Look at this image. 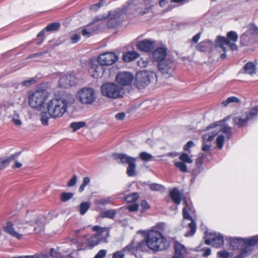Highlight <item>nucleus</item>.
I'll return each mask as SVG.
<instances>
[{
	"instance_id": "1",
	"label": "nucleus",
	"mask_w": 258,
	"mask_h": 258,
	"mask_svg": "<svg viewBox=\"0 0 258 258\" xmlns=\"http://www.w3.org/2000/svg\"><path fill=\"white\" fill-rule=\"evenodd\" d=\"M70 98H72V96L69 95L68 99L61 97L49 101L47 105V110L49 116L53 118L61 117L67 111Z\"/></svg>"
},
{
	"instance_id": "2",
	"label": "nucleus",
	"mask_w": 258,
	"mask_h": 258,
	"mask_svg": "<svg viewBox=\"0 0 258 258\" xmlns=\"http://www.w3.org/2000/svg\"><path fill=\"white\" fill-rule=\"evenodd\" d=\"M147 246L154 251L164 250L169 246L168 242L160 232L151 230L148 233Z\"/></svg>"
},
{
	"instance_id": "3",
	"label": "nucleus",
	"mask_w": 258,
	"mask_h": 258,
	"mask_svg": "<svg viewBox=\"0 0 258 258\" xmlns=\"http://www.w3.org/2000/svg\"><path fill=\"white\" fill-rule=\"evenodd\" d=\"M157 79L156 74L153 71L143 70L137 72L135 77V86L143 89Z\"/></svg>"
},
{
	"instance_id": "4",
	"label": "nucleus",
	"mask_w": 258,
	"mask_h": 258,
	"mask_svg": "<svg viewBox=\"0 0 258 258\" xmlns=\"http://www.w3.org/2000/svg\"><path fill=\"white\" fill-rule=\"evenodd\" d=\"M102 95L108 98L117 99L123 96L124 89L114 82L104 83L101 87Z\"/></svg>"
},
{
	"instance_id": "5",
	"label": "nucleus",
	"mask_w": 258,
	"mask_h": 258,
	"mask_svg": "<svg viewBox=\"0 0 258 258\" xmlns=\"http://www.w3.org/2000/svg\"><path fill=\"white\" fill-rule=\"evenodd\" d=\"M226 36V37L218 36L215 41V47L221 48L222 49L225 51V45H228L231 50H237V46L235 43L238 38L237 33L235 31H231L227 33Z\"/></svg>"
},
{
	"instance_id": "6",
	"label": "nucleus",
	"mask_w": 258,
	"mask_h": 258,
	"mask_svg": "<svg viewBox=\"0 0 258 258\" xmlns=\"http://www.w3.org/2000/svg\"><path fill=\"white\" fill-rule=\"evenodd\" d=\"M48 95L45 89H38L29 97V105L33 108L39 109L43 105Z\"/></svg>"
},
{
	"instance_id": "7",
	"label": "nucleus",
	"mask_w": 258,
	"mask_h": 258,
	"mask_svg": "<svg viewBox=\"0 0 258 258\" xmlns=\"http://www.w3.org/2000/svg\"><path fill=\"white\" fill-rule=\"evenodd\" d=\"M77 98L82 104L90 105L96 100L97 94L93 89L89 87H84L78 91Z\"/></svg>"
},
{
	"instance_id": "8",
	"label": "nucleus",
	"mask_w": 258,
	"mask_h": 258,
	"mask_svg": "<svg viewBox=\"0 0 258 258\" xmlns=\"http://www.w3.org/2000/svg\"><path fill=\"white\" fill-rule=\"evenodd\" d=\"M119 59L118 56L113 52H105L100 54L97 58L92 57L89 60L88 64H95L97 61L99 64H114Z\"/></svg>"
},
{
	"instance_id": "9",
	"label": "nucleus",
	"mask_w": 258,
	"mask_h": 258,
	"mask_svg": "<svg viewBox=\"0 0 258 258\" xmlns=\"http://www.w3.org/2000/svg\"><path fill=\"white\" fill-rule=\"evenodd\" d=\"M125 9H122L114 11L112 14H109L110 18L107 22L109 28L114 29L120 25L124 19L126 14Z\"/></svg>"
},
{
	"instance_id": "10",
	"label": "nucleus",
	"mask_w": 258,
	"mask_h": 258,
	"mask_svg": "<svg viewBox=\"0 0 258 258\" xmlns=\"http://www.w3.org/2000/svg\"><path fill=\"white\" fill-rule=\"evenodd\" d=\"M167 48L165 46L157 47L152 53V60L153 62L161 64L164 61H167L169 63H172V61L166 58L167 56Z\"/></svg>"
},
{
	"instance_id": "11",
	"label": "nucleus",
	"mask_w": 258,
	"mask_h": 258,
	"mask_svg": "<svg viewBox=\"0 0 258 258\" xmlns=\"http://www.w3.org/2000/svg\"><path fill=\"white\" fill-rule=\"evenodd\" d=\"M184 203L185 204V207L182 210V214L183 217L182 224H185V222L186 220H189L190 221L189 223H187L188 227L190 229V231L188 232H186L185 234V236H192L195 234L196 230V223L193 220L191 216L188 213V211L190 210L189 205H188L187 202L185 200L184 201Z\"/></svg>"
},
{
	"instance_id": "12",
	"label": "nucleus",
	"mask_w": 258,
	"mask_h": 258,
	"mask_svg": "<svg viewBox=\"0 0 258 258\" xmlns=\"http://www.w3.org/2000/svg\"><path fill=\"white\" fill-rule=\"evenodd\" d=\"M135 79L134 75L129 72H120L115 77V81L123 89L124 87L131 86Z\"/></svg>"
},
{
	"instance_id": "13",
	"label": "nucleus",
	"mask_w": 258,
	"mask_h": 258,
	"mask_svg": "<svg viewBox=\"0 0 258 258\" xmlns=\"http://www.w3.org/2000/svg\"><path fill=\"white\" fill-rule=\"evenodd\" d=\"M60 26V24L59 22L49 24L37 34V38L35 40L36 44L40 45L43 43L45 40L44 35L45 32L56 31L59 29Z\"/></svg>"
},
{
	"instance_id": "14",
	"label": "nucleus",
	"mask_w": 258,
	"mask_h": 258,
	"mask_svg": "<svg viewBox=\"0 0 258 258\" xmlns=\"http://www.w3.org/2000/svg\"><path fill=\"white\" fill-rule=\"evenodd\" d=\"M244 243L247 246H253L258 243V236H253L248 239H234L230 242V244L234 249L241 248V244Z\"/></svg>"
},
{
	"instance_id": "15",
	"label": "nucleus",
	"mask_w": 258,
	"mask_h": 258,
	"mask_svg": "<svg viewBox=\"0 0 258 258\" xmlns=\"http://www.w3.org/2000/svg\"><path fill=\"white\" fill-rule=\"evenodd\" d=\"M76 78L71 74L64 75L61 77L59 81V86L60 87L67 88L76 84Z\"/></svg>"
},
{
	"instance_id": "16",
	"label": "nucleus",
	"mask_w": 258,
	"mask_h": 258,
	"mask_svg": "<svg viewBox=\"0 0 258 258\" xmlns=\"http://www.w3.org/2000/svg\"><path fill=\"white\" fill-rule=\"evenodd\" d=\"M155 41L147 39H145L138 42L137 48L141 51L146 52H151L153 48Z\"/></svg>"
},
{
	"instance_id": "17",
	"label": "nucleus",
	"mask_w": 258,
	"mask_h": 258,
	"mask_svg": "<svg viewBox=\"0 0 258 258\" xmlns=\"http://www.w3.org/2000/svg\"><path fill=\"white\" fill-rule=\"evenodd\" d=\"M205 243L218 247L223 243V237L220 234L212 233L209 235V237L206 239Z\"/></svg>"
},
{
	"instance_id": "18",
	"label": "nucleus",
	"mask_w": 258,
	"mask_h": 258,
	"mask_svg": "<svg viewBox=\"0 0 258 258\" xmlns=\"http://www.w3.org/2000/svg\"><path fill=\"white\" fill-rule=\"evenodd\" d=\"M112 157L118 163L121 164H127L132 162L134 160H136V158H133L123 153H113Z\"/></svg>"
},
{
	"instance_id": "19",
	"label": "nucleus",
	"mask_w": 258,
	"mask_h": 258,
	"mask_svg": "<svg viewBox=\"0 0 258 258\" xmlns=\"http://www.w3.org/2000/svg\"><path fill=\"white\" fill-rule=\"evenodd\" d=\"M159 72L164 77L172 76L175 68L173 66H157Z\"/></svg>"
},
{
	"instance_id": "20",
	"label": "nucleus",
	"mask_w": 258,
	"mask_h": 258,
	"mask_svg": "<svg viewBox=\"0 0 258 258\" xmlns=\"http://www.w3.org/2000/svg\"><path fill=\"white\" fill-rule=\"evenodd\" d=\"M140 56V54L136 51H128L122 55V59L126 62L132 61Z\"/></svg>"
},
{
	"instance_id": "21",
	"label": "nucleus",
	"mask_w": 258,
	"mask_h": 258,
	"mask_svg": "<svg viewBox=\"0 0 258 258\" xmlns=\"http://www.w3.org/2000/svg\"><path fill=\"white\" fill-rule=\"evenodd\" d=\"M15 157L16 155L14 154L8 157L0 158V170L5 168L12 161H14V166H16V161H15Z\"/></svg>"
},
{
	"instance_id": "22",
	"label": "nucleus",
	"mask_w": 258,
	"mask_h": 258,
	"mask_svg": "<svg viewBox=\"0 0 258 258\" xmlns=\"http://www.w3.org/2000/svg\"><path fill=\"white\" fill-rule=\"evenodd\" d=\"M170 196L172 201L176 205H179L181 202V195L176 188H174L170 192Z\"/></svg>"
},
{
	"instance_id": "23",
	"label": "nucleus",
	"mask_w": 258,
	"mask_h": 258,
	"mask_svg": "<svg viewBox=\"0 0 258 258\" xmlns=\"http://www.w3.org/2000/svg\"><path fill=\"white\" fill-rule=\"evenodd\" d=\"M174 251L175 254L174 256H183L186 252V249L183 245H182L179 242H175L174 243Z\"/></svg>"
},
{
	"instance_id": "24",
	"label": "nucleus",
	"mask_w": 258,
	"mask_h": 258,
	"mask_svg": "<svg viewBox=\"0 0 258 258\" xmlns=\"http://www.w3.org/2000/svg\"><path fill=\"white\" fill-rule=\"evenodd\" d=\"M248 119L247 117H245L243 115L242 116L236 117L233 118V122L235 125H238V127H242L245 126L246 124Z\"/></svg>"
},
{
	"instance_id": "25",
	"label": "nucleus",
	"mask_w": 258,
	"mask_h": 258,
	"mask_svg": "<svg viewBox=\"0 0 258 258\" xmlns=\"http://www.w3.org/2000/svg\"><path fill=\"white\" fill-rule=\"evenodd\" d=\"M5 232L12 236L16 237V231L15 230L14 224L11 222H8L4 227Z\"/></svg>"
},
{
	"instance_id": "26",
	"label": "nucleus",
	"mask_w": 258,
	"mask_h": 258,
	"mask_svg": "<svg viewBox=\"0 0 258 258\" xmlns=\"http://www.w3.org/2000/svg\"><path fill=\"white\" fill-rule=\"evenodd\" d=\"M136 160H134L132 162H130L128 164V167L126 170V173L129 176H133L137 175V172L136 170V164L135 163V161Z\"/></svg>"
},
{
	"instance_id": "27",
	"label": "nucleus",
	"mask_w": 258,
	"mask_h": 258,
	"mask_svg": "<svg viewBox=\"0 0 258 258\" xmlns=\"http://www.w3.org/2000/svg\"><path fill=\"white\" fill-rule=\"evenodd\" d=\"M258 112V106H255L251 108L249 112H246L243 114L248 120L255 117Z\"/></svg>"
},
{
	"instance_id": "28",
	"label": "nucleus",
	"mask_w": 258,
	"mask_h": 258,
	"mask_svg": "<svg viewBox=\"0 0 258 258\" xmlns=\"http://www.w3.org/2000/svg\"><path fill=\"white\" fill-rule=\"evenodd\" d=\"M99 237V234H95L94 236L91 237L88 240V245L92 247L99 244L100 242Z\"/></svg>"
},
{
	"instance_id": "29",
	"label": "nucleus",
	"mask_w": 258,
	"mask_h": 258,
	"mask_svg": "<svg viewBox=\"0 0 258 258\" xmlns=\"http://www.w3.org/2000/svg\"><path fill=\"white\" fill-rule=\"evenodd\" d=\"M91 69L93 70L95 73L92 74V76L94 78L98 77L100 75H102L103 72L102 66H92Z\"/></svg>"
},
{
	"instance_id": "30",
	"label": "nucleus",
	"mask_w": 258,
	"mask_h": 258,
	"mask_svg": "<svg viewBox=\"0 0 258 258\" xmlns=\"http://www.w3.org/2000/svg\"><path fill=\"white\" fill-rule=\"evenodd\" d=\"M116 214V211L114 210H107L103 212L100 216L102 218H108L110 219H113Z\"/></svg>"
},
{
	"instance_id": "31",
	"label": "nucleus",
	"mask_w": 258,
	"mask_h": 258,
	"mask_svg": "<svg viewBox=\"0 0 258 258\" xmlns=\"http://www.w3.org/2000/svg\"><path fill=\"white\" fill-rule=\"evenodd\" d=\"M86 123L84 121L74 122L71 123L70 127L73 129V132H75L84 127Z\"/></svg>"
},
{
	"instance_id": "32",
	"label": "nucleus",
	"mask_w": 258,
	"mask_h": 258,
	"mask_svg": "<svg viewBox=\"0 0 258 258\" xmlns=\"http://www.w3.org/2000/svg\"><path fill=\"white\" fill-rule=\"evenodd\" d=\"M90 204L89 202L82 203L79 207V212L81 215H84L89 209Z\"/></svg>"
},
{
	"instance_id": "33",
	"label": "nucleus",
	"mask_w": 258,
	"mask_h": 258,
	"mask_svg": "<svg viewBox=\"0 0 258 258\" xmlns=\"http://www.w3.org/2000/svg\"><path fill=\"white\" fill-rule=\"evenodd\" d=\"M139 198V194L137 192H134L127 196L125 198V200L127 203H133L136 201Z\"/></svg>"
},
{
	"instance_id": "34",
	"label": "nucleus",
	"mask_w": 258,
	"mask_h": 258,
	"mask_svg": "<svg viewBox=\"0 0 258 258\" xmlns=\"http://www.w3.org/2000/svg\"><path fill=\"white\" fill-rule=\"evenodd\" d=\"M35 223L37 225V226L35 227L34 228V231L36 233H39L42 230H43L44 223L40 219H36L35 221Z\"/></svg>"
},
{
	"instance_id": "35",
	"label": "nucleus",
	"mask_w": 258,
	"mask_h": 258,
	"mask_svg": "<svg viewBox=\"0 0 258 258\" xmlns=\"http://www.w3.org/2000/svg\"><path fill=\"white\" fill-rule=\"evenodd\" d=\"M99 29V27L97 26L96 28H92L91 30H87L86 28H83L82 30L81 33L83 36H87V37H90L92 33H94L95 31Z\"/></svg>"
},
{
	"instance_id": "36",
	"label": "nucleus",
	"mask_w": 258,
	"mask_h": 258,
	"mask_svg": "<svg viewBox=\"0 0 258 258\" xmlns=\"http://www.w3.org/2000/svg\"><path fill=\"white\" fill-rule=\"evenodd\" d=\"M197 50L201 52H206L208 49V45L207 42L202 41L196 46Z\"/></svg>"
},
{
	"instance_id": "37",
	"label": "nucleus",
	"mask_w": 258,
	"mask_h": 258,
	"mask_svg": "<svg viewBox=\"0 0 258 258\" xmlns=\"http://www.w3.org/2000/svg\"><path fill=\"white\" fill-rule=\"evenodd\" d=\"M243 70L245 73L250 75H252L256 73L255 66H244Z\"/></svg>"
},
{
	"instance_id": "38",
	"label": "nucleus",
	"mask_w": 258,
	"mask_h": 258,
	"mask_svg": "<svg viewBox=\"0 0 258 258\" xmlns=\"http://www.w3.org/2000/svg\"><path fill=\"white\" fill-rule=\"evenodd\" d=\"M50 117H51L49 116L48 112H41L40 116L41 123L44 125H47L48 119Z\"/></svg>"
},
{
	"instance_id": "39",
	"label": "nucleus",
	"mask_w": 258,
	"mask_h": 258,
	"mask_svg": "<svg viewBox=\"0 0 258 258\" xmlns=\"http://www.w3.org/2000/svg\"><path fill=\"white\" fill-rule=\"evenodd\" d=\"M232 102L238 103L240 102V100L236 97H230L228 98L226 100L222 102V104L223 106L226 107L229 103Z\"/></svg>"
},
{
	"instance_id": "40",
	"label": "nucleus",
	"mask_w": 258,
	"mask_h": 258,
	"mask_svg": "<svg viewBox=\"0 0 258 258\" xmlns=\"http://www.w3.org/2000/svg\"><path fill=\"white\" fill-rule=\"evenodd\" d=\"M174 165L175 167L178 168L181 171L183 172H188V170L185 163L181 161L176 162H175Z\"/></svg>"
},
{
	"instance_id": "41",
	"label": "nucleus",
	"mask_w": 258,
	"mask_h": 258,
	"mask_svg": "<svg viewBox=\"0 0 258 258\" xmlns=\"http://www.w3.org/2000/svg\"><path fill=\"white\" fill-rule=\"evenodd\" d=\"M74 196L72 192H62L60 195V200L62 202H65L71 199Z\"/></svg>"
},
{
	"instance_id": "42",
	"label": "nucleus",
	"mask_w": 258,
	"mask_h": 258,
	"mask_svg": "<svg viewBox=\"0 0 258 258\" xmlns=\"http://www.w3.org/2000/svg\"><path fill=\"white\" fill-rule=\"evenodd\" d=\"M220 130L222 132L227 135V138L229 139L232 136L231 127L226 125H223Z\"/></svg>"
},
{
	"instance_id": "43",
	"label": "nucleus",
	"mask_w": 258,
	"mask_h": 258,
	"mask_svg": "<svg viewBox=\"0 0 258 258\" xmlns=\"http://www.w3.org/2000/svg\"><path fill=\"white\" fill-rule=\"evenodd\" d=\"M179 159L182 161V162H184L185 163H191L192 162V160L186 153L181 154L179 156Z\"/></svg>"
},
{
	"instance_id": "44",
	"label": "nucleus",
	"mask_w": 258,
	"mask_h": 258,
	"mask_svg": "<svg viewBox=\"0 0 258 258\" xmlns=\"http://www.w3.org/2000/svg\"><path fill=\"white\" fill-rule=\"evenodd\" d=\"M139 157L142 160L145 161H149L153 158L151 154L145 152L140 153Z\"/></svg>"
},
{
	"instance_id": "45",
	"label": "nucleus",
	"mask_w": 258,
	"mask_h": 258,
	"mask_svg": "<svg viewBox=\"0 0 258 258\" xmlns=\"http://www.w3.org/2000/svg\"><path fill=\"white\" fill-rule=\"evenodd\" d=\"M36 82V80L34 78H31L29 80H27L25 81H24L21 82V84L23 87H28L32 85V84H34Z\"/></svg>"
},
{
	"instance_id": "46",
	"label": "nucleus",
	"mask_w": 258,
	"mask_h": 258,
	"mask_svg": "<svg viewBox=\"0 0 258 258\" xmlns=\"http://www.w3.org/2000/svg\"><path fill=\"white\" fill-rule=\"evenodd\" d=\"M110 203V199L109 198L107 199H98L95 201V204L96 205H104Z\"/></svg>"
},
{
	"instance_id": "47",
	"label": "nucleus",
	"mask_w": 258,
	"mask_h": 258,
	"mask_svg": "<svg viewBox=\"0 0 258 258\" xmlns=\"http://www.w3.org/2000/svg\"><path fill=\"white\" fill-rule=\"evenodd\" d=\"M150 188L153 191H159L164 188L162 185L157 183L151 184L149 185Z\"/></svg>"
},
{
	"instance_id": "48",
	"label": "nucleus",
	"mask_w": 258,
	"mask_h": 258,
	"mask_svg": "<svg viewBox=\"0 0 258 258\" xmlns=\"http://www.w3.org/2000/svg\"><path fill=\"white\" fill-rule=\"evenodd\" d=\"M28 222H23L22 221H19L17 225V228L19 229V232H23L25 229L26 228Z\"/></svg>"
},
{
	"instance_id": "49",
	"label": "nucleus",
	"mask_w": 258,
	"mask_h": 258,
	"mask_svg": "<svg viewBox=\"0 0 258 258\" xmlns=\"http://www.w3.org/2000/svg\"><path fill=\"white\" fill-rule=\"evenodd\" d=\"M224 140L225 137H224V136L219 135L217 137L216 139V142L217 146L219 149H221L222 148Z\"/></svg>"
},
{
	"instance_id": "50",
	"label": "nucleus",
	"mask_w": 258,
	"mask_h": 258,
	"mask_svg": "<svg viewBox=\"0 0 258 258\" xmlns=\"http://www.w3.org/2000/svg\"><path fill=\"white\" fill-rule=\"evenodd\" d=\"M139 205L136 203L130 205L126 208L130 212H136L139 209Z\"/></svg>"
},
{
	"instance_id": "51",
	"label": "nucleus",
	"mask_w": 258,
	"mask_h": 258,
	"mask_svg": "<svg viewBox=\"0 0 258 258\" xmlns=\"http://www.w3.org/2000/svg\"><path fill=\"white\" fill-rule=\"evenodd\" d=\"M80 39V36L78 34H74L70 37L71 42L73 44L77 43Z\"/></svg>"
},
{
	"instance_id": "52",
	"label": "nucleus",
	"mask_w": 258,
	"mask_h": 258,
	"mask_svg": "<svg viewBox=\"0 0 258 258\" xmlns=\"http://www.w3.org/2000/svg\"><path fill=\"white\" fill-rule=\"evenodd\" d=\"M77 176L74 175L72 178L68 181L67 185L69 187H72L76 185L77 182Z\"/></svg>"
},
{
	"instance_id": "53",
	"label": "nucleus",
	"mask_w": 258,
	"mask_h": 258,
	"mask_svg": "<svg viewBox=\"0 0 258 258\" xmlns=\"http://www.w3.org/2000/svg\"><path fill=\"white\" fill-rule=\"evenodd\" d=\"M141 208L143 209L142 212H144V210H147L150 208V206L147 202L145 200H143L141 204Z\"/></svg>"
},
{
	"instance_id": "54",
	"label": "nucleus",
	"mask_w": 258,
	"mask_h": 258,
	"mask_svg": "<svg viewBox=\"0 0 258 258\" xmlns=\"http://www.w3.org/2000/svg\"><path fill=\"white\" fill-rule=\"evenodd\" d=\"M106 254V251L105 250H100L99 252L96 254L94 258H103Z\"/></svg>"
},
{
	"instance_id": "55",
	"label": "nucleus",
	"mask_w": 258,
	"mask_h": 258,
	"mask_svg": "<svg viewBox=\"0 0 258 258\" xmlns=\"http://www.w3.org/2000/svg\"><path fill=\"white\" fill-rule=\"evenodd\" d=\"M135 249V247L134 245V243L132 242L130 244L126 246L124 249L123 251H128L130 252H133Z\"/></svg>"
},
{
	"instance_id": "56",
	"label": "nucleus",
	"mask_w": 258,
	"mask_h": 258,
	"mask_svg": "<svg viewBox=\"0 0 258 258\" xmlns=\"http://www.w3.org/2000/svg\"><path fill=\"white\" fill-rule=\"evenodd\" d=\"M93 230L94 231L99 232L100 233L103 232V231H106L107 232V236L108 235V232L107 231L106 228H102L101 227L98 226H95L93 227Z\"/></svg>"
},
{
	"instance_id": "57",
	"label": "nucleus",
	"mask_w": 258,
	"mask_h": 258,
	"mask_svg": "<svg viewBox=\"0 0 258 258\" xmlns=\"http://www.w3.org/2000/svg\"><path fill=\"white\" fill-rule=\"evenodd\" d=\"M203 157H204V155H203V153H200L199 154V157L197 159L196 161V164L198 166H200L202 164Z\"/></svg>"
},
{
	"instance_id": "58",
	"label": "nucleus",
	"mask_w": 258,
	"mask_h": 258,
	"mask_svg": "<svg viewBox=\"0 0 258 258\" xmlns=\"http://www.w3.org/2000/svg\"><path fill=\"white\" fill-rule=\"evenodd\" d=\"M218 254L221 258H228L229 254L226 251H221L218 252Z\"/></svg>"
},
{
	"instance_id": "59",
	"label": "nucleus",
	"mask_w": 258,
	"mask_h": 258,
	"mask_svg": "<svg viewBox=\"0 0 258 258\" xmlns=\"http://www.w3.org/2000/svg\"><path fill=\"white\" fill-rule=\"evenodd\" d=\"M202 32L198 33L196 35H195L191 40V41L195 43H196L199 40L201 36Z\"/></svg>"
},
{
	"instance_id": "60",
	"label": "nucleus",
	"mask_w": 258,
	"mask_h": 258,
	"mask_svg": "<svg viewBox=\"0 0 258 258\" xmlns=\"http://www.w3.org/2000/svg\"><path fill=\"white\" fill-rule=\"evenodd\" d=\"M16 113L15 111L14 110L13 114L10 113L8 115V117L11 119V121L14 123V124H16V118H15Z\"/></svg>"
},
{
	"instance_id": "61",
	"label": "nucleus",
	"mask_w": 258,
	"mask_h": 258,
	"mask_svg": "<svg viewBox=\"0 0 258 258\" xmlns=\"http://www.w3.org/2000/svg\"><path fill=\"white\" fill-rule=\"evenodd\" d=\"M124 254L121 251H117L113 254L112 258H123Z\"/></svg>"
},
{
	"instance_id": "62",
	"label": "nucleus",
	"mask_w": 258,
	"mask_h": 258,
	"mask_svg": "<svg viewBox=\"0 0 258 258\" xmlns=\"http://www.w3.org/2000/svg\"><path fill=\"white\" fill-rule=\"evenodd\" d=\"M218 131H215L212 133V135L208 134V141L209 142L212 141L214 137L218 134Z\"/></svg>"
},
{
	"instance_id": "63",
	"label": "nucleus",
	"mask_w": 258,
	"mask_h": 258,
	"mask_svg": "<svg viewBox=\"0 0 258 258\" xmlns=\"http://www.w3.org/2000/svg\"><path fill=\"white\" fill-rule=\"evenodd\" d=\"M125 116V114L124 112H120L119 113H117L115 115V118L120 120H123Z\"/></svg>"
},
{
	"instance_id": "64",
	"label": "nucleus",
	"mask_w": 258,
	"mask_h": 258,
	"mask_svg": "<svg viewBox=\"0 0 258 258\" xmlns=\"http://www.w3.org/2000/svg\"><path fill=\"white\" fill-rule=\"evenodd\" d=\"M247 38V35L243 34L240 37V44L241 45H245V41Z\"/></svg>"
}]
</instances>
